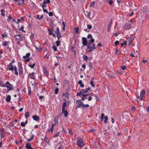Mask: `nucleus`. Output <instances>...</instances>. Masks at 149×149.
<instances>
[{"label": "nucleus", "mask_w": 149, "mask_h": 149, "mask_svg": "<svg viewBox=\"0 0 149 149\" xmlns=\"http://www.w3.org/2000/svg\"><path fill=\"white\" fill-rule=\"evenodd\" d=\"M33 119L36 121H38L40 120L39 117L37 116L33 115L32 116Z\"/></svg>", "instance_id": "4468645a"}, {"label": "nucleus", "mask_w": 149, "mask_h": 149, "mask_svg": "<svg viewBox=\"0 0 149 149\" xmlns=\"http://www.w3.org/2000/svg\"><path fill=\"white\" fill-rule=\"evenodd\" d=\"M21 35L20 34H17L15 35L14 37L16 38V40L17 41H22V40L21 38Z\"/></svg>", "instance_id": "0eeeda50"}, {"label": "nucleus", "mask_w": 149, "mask_h": 149, "mask_svg": "<svg viewBox=\"0 0 149 149\" xmlns=\"http://www.w3.org/2000/svg\"><path fill=\"white\" fill-rule=\"evenodd\" d=\"M56 46L58 47L59 46L60 41L59 40H57L56 42Z\"/></svg>", "instance_id": "de8ad7c7"}, {"label": "nucleus", "mask_w": 149, "mask_h": 149, "mask_svg": "<svg viewBox=\"0 0 149 149\" xmlns=\"http://www.w3.org/2000/svg\"><path fill=\"white\" fill-rule=\"evenodd\" d=\"M25 116L26 118H28L29 116V112H26L25 114Z\"/></svg>", "instance_id": "72a5a7b5"}, {"label": "nucleus", "mask_w": 149, "mask_h": 149, "mask_svg": "<svg viewBox=\"0 0 149 149\" xmlns=\"http://www.w3.org/2000/svg\"><path fill=\"white\" fill-rule=\"evenodd\" d=\"M111 24L112 22H111L107 26V31L108 32H109L110 31L111 26Z\"/></svg>", "instance_id": "c756f323"}, {"label": "nucleus", "mask_w": 149, "mask_h": 149, "mask_svg": "<svg viewBox=\"0 0 149 149\" xmlns=\"http://www.w3.org/2000/svg\"><path fill=\"white\" fill-rule=\"evenodd\" d=\"M30 54H31L30 53H28L26 54L25 56H23V58L24 59L28 58L30 56Z\"/></svg>", "instance_id": "412c9836"}, {"label": "nucleus", "mask_w": 149, "mask_h": 149, "mask_svg": "<svg viewBox=\"0 0 149 149\" xmlns=\"http://www.w3.org/2000/svg\"><path fill=\"white\" fill-rule=\"evenodd\" d=\"M94 96L95 97L97 100H99V99H98V97L97 95L96 94L94 95Z\"/></svg>", "instance_id": "774afa93"}, {"label": "nucleus", "mask_w": 149, "mask_h": 149, "mask_svg": "<svg viewBox=\"0 0 149 149\" xmlns=\"http://www.w3.org/2000/svg\"><path fill=\"white\" fill-rule=\"evenodd\" d=\"M35 74V72H33L31 73H30V74H29L28 75V76L30 77L31 75H34Z\"/></svg>", "instance_id": "5fc2aeb1"}, {"label": "nucleus", "mask_w": 149, "mask_h": 149, "mask_svg": "<svg viewBox=\"0 0 149 149\" xmlns=\"http://www.w3.org/2000/svg\"><path fill=\"white\" fill-rule=\"evenodd\" d=\"M8 88V91H7L8 93V92L9 91H10V90L13 89V86H12L10 87H9V88Z\"/></svg>", "instance_id": "c03bdc74"}, {"label": "nucleus", "mask_w": 149, "mask_h": 149, "mask_svg": "<svg viewBox=\"0 0 149 149\" xmlns=\"http://www.w3.org/2000/svg\"><path fill=\"white\" fill-rule=\"evenodd\" d=\"M119 41L118 40L114 42V44L116 45H118L119 44Z\"/></svg>", "instance_id": "e2e57ef3"}, {"label": "nucleus", "mask_w": 149, "mask_h": 149, "mask_svg": "<svg viewBox=\"0 0 149 149\" xmlns=\"http://www.w3.org/2000/svg\"><path fill=\"white\" fill-rule=\"evenodd\" d=\"M91 42H89L88 43H87V45H86L87 47V48L88 49H89V50L90 49V48L89 47H91Z\"/></svg>", "instance_id": "473e14b6"}, {"label": "nucleus", "mask_w": 149, "mask_h": 149, "mask_svg": "<svg viewBox=\"0 0 149 149\" xmlns=\"http://www.w3.org/2000/svg\"><path fill=\"white\" fill-rule=\"evenodd\" d=\"M36 64V63H34L33 64L29 65V67H30L31 68H33Z\"/></svg>", "instance_id": "f704fd0d"}, {"label": "nucleus", "mask_w": 149, "mask_h": 149, "mask_svg": "<svg viewBox=\"0 0 149 149\" xmlns=\"http://www.w3.org/2000/svg\"><path fill=\"white\" fill-rule=\"evenodd\" d=\"M78 84H79L81 88H83L84 86V84L82 83L81 80H80L78 82Z\"/></svg>", "instance_id": "dca6fc26"}, {"label": "nucleus", "mask_w": 149, "mask_h": 149, "mask_svg": "<svg viewBox=\"0 0 149 149\" xmlns=\"http://www.w3.org/2000/svg\"><path fill=\"white\" fill-rule=\"evenodd\" d=\"M0 86L3 87H5V86L3 84V82L1 81H0Z\"/></svg>", "instance_id": "37998d69"}, {"label": "nucleus", "mask_w": 149, "mask_h": 149, "mask_svg": "<svg viewBox=\"0 0 149 149\" xmlns=\"http://www.w3.org/2000/svg\"><path fill=\"white\" fill-rule=\"evenodd\" d=\"M90 84H91V85L92 87H95V85L94 84V82L93 81V80H91V81H90Z\"/></svg>", "instance_id": "58836bf2"}, {"label": "nucleus", "mask_w": 149, "mask_h": 149, "mask_svg": "<svg viewBox=\"0 0 149 149\" xmlns=\"http://www.w3.org/2000/svg\"><path fill=\"white\" fill-rule=\"evenodd\" d=\"M48 31L49 33V35H52L53 37H56V36L54 33H53V30L52 29L50 30V29H48Z\"/></svg>", "instance_id": "ddd939ff"}, {"label": "nucleus", "mask_w": 149, "mask_h": 149, "mask_svg": "<svg viewBox=\"0 0 149 149\" xmlns=\"http://www.w3.org/2000/svg\"><path fill=\"white\" fill-rule=\"evenodd\" d=\"M89 66L90 67L91 69L93 68V65L92 64V62H90L89 63Z\"/></svg>", "instance_id": "a19ab883"}, {"label": "nucleus", "mask_w": 149, "mask_h": 149, "mask_svg": "<svg viewBox=\"0 0 149 149\" xmlns=\"http://www.w3.org/2000/svg\"><path fill=\"white\" fill-rule=\"evenodd\" d=\"M116 54L118 55H120L121 54L120 51L118 50L117 49L116 50Z\"/></svg>", "instance_id": "e433bc0d"}, {"label": "nucleus", "mask_w": 149, "mask_h": 149, "mask_svg": "<svg viewBox=\"0 0 149 149\" xmlns=\"http://www.w3.org/2000/svg\"><path fill=\"white\" fill-rule=\"evenodd\" d=\"M95 44L93 43V44L92 47H89L90 48V49L88 51V52H90L92 51L94 49H97V47H95Z\"/></svg>", "instance_id": "1a4fd4ad"}, {"label": "nucleus", "mask_w": 149, "mask_h": 149, "mask_svg": "<svg viewBox=\"0 0 149 149\" xmlns=\"http://www.w3.org/2000/svg\"><path fill=\"white\" fill-rule=\"evenodd\" d=\"M131 109L132 111H134L136 110V108L135 107L133 106L132 107Z\"/></svg>", "instance_id": "3c124183"}, {"label": "nucleus", "mask_w": 149, "mask_h": 149, "mask_svg": "<svg viewBox=\"0 0 149 149\" xmlns=\"http://www.w3.org/2000/svg\"><path fill=\"white\" fill-rule=\"evenodd\" d=\"M67 106V104L66 102H65L63 103V104L62 107V110L65 109V107Z\"/></svg>", "instance_id": "393cba45"}, {"label": "nucleus", "mask_w": 149, "mask_h": 149, "mask_svg": "<svg viewBox=\"0 0 149 149\" xmlns=\"http://www.w3.org/2000/svg\"><path fill=\"white\" fill-rule=\"evenodd\" d=\"M15 71V74L16 75H17L18 74V73L17 71V67L16 66H14V70Z\"/></svg>", "instance_id": "5701e85b"}, {"label": "nucleus", "mask_w": 149, "mask_h": 149, "mask_svg": "<svg viewBox=\"0 0 149 149\" xmlns=\"http://www.w3.org/2000/svg\"><path fill=\"white\" fill-rule=\"evenodd\" d=\"M83 60L84 61H87L88 59V56L86 55H84L83 56Z\"/></svg>", "instance_id": "b1692460"}, {"label": "nucleus", "mask_w": 149, "mask_h": 149, "mask_svg": "<svg viewBox=\"0 0 149 149\" xmlns=\"http://www.w3.org/2000/svg\"><path fill=\"white\" fill-rule=\"evenodd\" d=\"M7 69L10 71H14V67H13V65L12 64V63H10L8 65Z\"/></svg>", "instance_id": "39448f33"}, {"label": "nucleus", "mask_w": 149, "mask_h": 149, "mask_svg": "<svg viewBox=\"0 0 149 149\" xmlns=\"http://www.w3.org/2000/svg\"><path fill=\"white\" fill-rule=\"evenodd\" d=\"M53 128H54L51 127V128L48 131L49 132H51V133H52L53 131Z\"/></svg>", "instance_id": "338daca9"}, {"label": "nucleus", "mask_w": 149, "mask_h": 149, "mask_svg": "<svg viewBox=\"0 0 149 149\" xmlns=\"http://www.w3.org/2000/svg\"><path fill=\"white\" fill-rule=\"evenodd\" d=\"M5 86L7 88H9L10 87L13 86L12 85H11L10 83L7 81L6 82V85H5Z\"/></svg>", "instance_id": "6ab92c4d"}, {"label": "nucleus", "mask_w": 149, "mask_h": 149, "mask_svg": "<svg viewBox=\"0 0 149 149\" xmlns=\"http://www.w3.org/2000/svg\"><path fill=\"white\" fill-rule=\"evenodd\" d=\"M10 125L11 127H13L14 126V127H16L15 126H14V124L13 122L10 123Z\"/></svg>", "instance_id": "680f3d73"}, {"label": "nucleus", "mask_w": 149, "mask_h": 149, "mask_svg": "<svg viewBox=\"0 0 149 149\" xmlns=\"http://www.w3.org/2000/svg\"><path fill=\"white\" fill-rule=\"evenodd\" d=\"M36 48L37 49H38L40 51L42 50V48L39 47H37L35 46Z\"/></svg>", "instance_id": "052dcab7"}, {"label": "nucleus", "mask_w": 149, "mask_h": 149, "mask_svg": "<svg viewBox=\"0 0 149 149\" xmlns=\"http://www.w3.org/2000/svg\"><path fill=\"white\" fill-rule=\"evenodd\" d=\"M86 15L88 17H90L91 15V12L89 11H86Z\"/></svg>", "instance_id": "7c9ffc66"}, {"label": "nucleus", "mask_w": 149, "mask_h": 149, "mask_svg": "<svg viewBox=\"0 0 149 149\" xmlns=\"http://www.w3.org/2000/svg\"><path fill=\"white\" fill-rule=\"evenodd\" d=\"M34 139V135L32 134L30 139H27V141H30Z\"/></svg>", "instance_id": "2f4dec72"}, {"label": "nucleus", "mask_w": 149, "mask_h": 149, "mask_svg": "<svg viewBox=\"0 0 149 149\" xmlns=\"http://www.w3.org/2000/svg\"><path fill=\"white\" fill-rule=\"evenodd\" d=\"M11 99V96L10 95H8L6 99V101L7 102L10 101Z\"/></svg>", "instance_id": "bb28decb"}, {"label": "nucleus", "mask_w": 149, "mask_h": 149, "mask_svg": "<svg viewBox=\"0 0 149 149\" xmlns=\"http://www.w3.org/2000/svg\"><path fill=\"white\" fill-rule=\"evenodd\" d=\"M49 15L50 17H52L53 15V13L52 12H48Z\"/></svg>", "instance_id": "8fccbe9b"}, {"label": "nucleus", "mask_w": 149, "mask_h": 149, "mask_svg": "<svg viewBox=\"0 0 149 149\" xmlns=\"http://www.w3.org/2000/svg\"><path fill=\"white\" fill-rule=\"evenodd\" d=\"M87 28L89 29H91L92 28V26L91 25L88 24L87 25Z\"/></svg>", "instance_id": "09e8293b"}, {"label": "nucleus", "mask_w": 149, "mask_h": 149, "mask_svg": "<svg viewBox=\"0 0 149 149\" xmlns=\"http://www.w3.org/2000/svg\"><path fill=\"white\" fill-rule=\"evenodd\" d=\"M52 47L54 49V52H56L57 51V48L56 46L53 45Z\"/></svg>", "instance_id": "a18cd8bd"}, {"label": "nucleus", "mask_w": 149, "mask_h": 149, "mask_svg": "<svg viewBox=\"0 0 149 149\" xmlns=\"http://www.w3.org/2000/svg\"><path fill=\"white\" fill-rule=\"evenodd\" d=\"M87 38L88 39L91 38L90 42H92V43H93L95 41L94 39L93 38V37L91 34H88L87 36Z\"/></svg>", "instance_id": "9d476101"}, {"label": "nucleus", "mask_w": 149, "mask_h": 149, "mask_svg": "<svg viewBox=\"0 0 149 149\" xmlns=\"http://www.w3.org/2000/svg\"><path fill=\"white\" fill-rule=\"evenodd\" d=\"M108 2H109V3L110 5H112V4L113 3V1H112V0H109V1H108Z\"/></svg>", "instance_id": "4d7b16f0"}, {"label": "nucleus", "mask_w": 149, "mask_h": 149, "mask_svg": "<svg viewBox=\"0 0 149 149\" xmlns=\"http://www.w3.org/2000/svg\"><path fill=\"white\" fill-rule=\"evenodd\" d=\"M28 95H31V88L30 87H28Z\"/></svg>", "instance_id": "cd10ccee"}, {"label": "nucleus", "mask_w": 149, "mask_h": 149, "mask_svg": "<svg viewBox=\"0 0 149 149\" xmlns=\"http://www.w3.org/2000/svg\"><path fill=\"white\" fill-rule=\"evenodd\" d=\"M126 68V67L125 65H123L121 67V68L123 70H124Z\"/></svg>", "instance_id": "603ef678"}, {"label": "nucleus", "mask_w": 149, "mask_h": 149, "mask_svg": "<svg viewBox=\"0 0 149 149\" xmlns=\"http://www.w3.org/2000/svg\"><path fill=\"white\" fill-rule=\"evenodd\" d=\"M62 113L64 114L65 117H67L68 116V113L67 110L65 109L62 110Z\"/></svg>", "instance_id": "f8f14e48"}, {"label": "nucleus", "mask_w": 149, "mask_h": 149, "mask_svg": "<svg viewBox=\"0 0 149 149\" xmlns=\"http://www.w3.org/2000/svg\"><path fill=\"white\" fill-rule=\"evenodd\" d=\"M44 74L45 76L47 77H48L49 76V72L47 71V69L45 67H43V68Z\"/></svg>", "instance_id": "423d86ee"}, {"label": "nucleus", "mask_w": 149, "mask_h": 149, "mask_svg": "<svg viewBox=\"0 0 149 149\" xmlns=\"http://www.w3.org/2000/svg\"><path fill=\"white\" fill-rule=\"evenodd\" d=\"M58 88H56L55 90V93L56 94H57L58 92Z\"/></svg>", "instance_id": "49530a36"}, {"label": "nucleus", "mask_w": 149, "mask_h": 149, "mask_svg": "<svg viewBox=\"0 0 149 149\" xmlns=\"http://www.w3.org/2000/svg\"><path fill=\"white\" fill-rule=\"evenodd\" d=\"M24 0H19L18 5L19 6H21L22 4L24 3Z\"/></svg>", "instance_id": "4be33fe9"}, {"label": "nucleus", "mask_w": 149, "mask_h": 149, "mask_svg": "<svg viewBox=\"0 0 149 149\" xmlns=\"http://www.w3.org/2000/svg\"><path fill=\"white\" fill-rule=\"evenodd\" d=\"M89 107V106L88 104H83V108L84 109L85 108V107Z\"/></svg>", "instance_id": "ea45409f"}, {"label": "nucleus", "mask_w": 149, "mask_h": 149, "mask_svg": "<svg viewBox=\"0 0 149 149\" xmlns=\"http://www.w3.org/2000/svg\"><path fill=\"white\" fill-rule=\"evenodd\" d=\"M77 144L78 146L80 147H83L84 145L83 139L80 136L78 137L77 139Z\"/></svg>", "instance_id": "f257e3e1"}, {"label": "nucleus", "mask_w": 149, "mask_h": 149, "mask_svg": "<svg viewBox=\"0 0 149 149\" xmlns=\"http://www.w3.org/2000/svg\"><path fill=\"white\" fill-rule=\"evenodd\" d=\"M81 95H82L83 96V97L81 98L80 100L83 101L85 99L87 98V97L86 96V94H82Z\"/></svg>", "instance_id": "f3484780"}, {"label": "nucleus", "mask_w": 149, "mask_h": 149, "mask_svg": "<svg viewBox=\"0 0 149 149\" xmlns=\"http://www.w3.org/2000/svg\"><path fill=\"white\" fill-rule=\"evenodd\" d=\"M126 29H129L131 28L132 26L131 24H127L125 25Z\"/></svg>", "instance_id": "a211bd4d"}, {"label": "nucleus", "mask_w": 149, "mask_h": 149, "mask_svg": "<svg viewBox=\"0 0 149 149\" xmlns=\"http://www.w3.org/2000/svg\"><path fill=\"white\" fill-rule=\"evenodd\" d=\"M95 4V3L94 2H91L90 3V7H93Z\"/></svg>", "instance_id": "79ce46f5"}, {"label": "nucleus", "mask_w": 149, "mask_h": 149, "mask_svg": "<svg viewBox=\"0 0 149 149\" xmlns=\"http://www.w3.org/2000/svg\"><path fill=\"white\" fill-rule=\"evenodd\" d=\"M105 114L104 113H103L102 114L100 117V119L102 121H103L104 119V116Z\"/></svg>", "instance_id": "4c0bfd02"}, {"label": "nucleus", "mask_w": 149, "mask_h": 149, "mask_svg": "<svg viewBox=\"0 0 149 149\" xmlns=\"http://www.w3.org/2000/svg\"><path fill=\"white\" fill-rule=\"evenodd\" d=\"M7 42L6 41H5L3 43V45L4 46H6L7 45Z\"/></svg>", "instance_id": "0e129e2a"}, {"label": "nucleus", "mask_w": 149, "mask_h": 149, "mask_svg": "<svg viewBox=\"0 0 149 149\" xmlns=\"http://www.w3.org/2000/svg\"><path fill=\"white\" fill-rule=\"evenodd\" d=\"M79 28H75V32L77 33H78Z\"/></svg>", "instance_id": "bf43d9fd"}, {"label": "nucleus", "mask_w": 149, "mask_h": 149, "mask_svg": "<svg viewBox=\"0 0 149 149\" xmlns=\"http://www.w3.org/2000/svg\"><path fill=\"white\" fill-rule=\"evenodd\" d=\"M108 119V117L107 116H104V123H106L107 122Z\"/></svg>", "instance_id": "c9c22d12"}, {"label": "nucleus", "mask_w": 149, "mask_h": 149, "mask_svg": "<svg viewBox=\"0 0 149 149\" xmlns=\"http://www.w3.org/2000/svg\"><path fill=\"white\" fill-rule=\"evenodd\" d=\"M26 147L27 149H33L31 147V146L29 143H27L26 144Z\"/></svg>", "instance_id": "2eb2a0df"}, {"label": "nucleus", "mask_w": 149, "mask_h": 149, "mask_svg": "<svg viewBox=\"0 0 149 149\" xmlns=\"http://www.w3.org/2000/svg\"><path fill=\"white\" fill-rule=\"evenodd\" d=\"M55 33L56 34V36L58 35H61V33L60 31V30L59 28L57 27L56 28V30L54 31Z\"/></svg>", "instance_id": "9b49d317"}, {"label": "nucleus", "mask_w": 149, "mask_h": 149, "mask_svg": "<svg viewBox=\"0 0 149 149\" xmlns=\"http://www.w3.org/2000/svg\"><path fill=\"white\" fill-rule=\"evenodd\" d=\"M18 71L19 75H21L23 73V68L21 64L20 63L18 66Z\"/></svg>", "instance_id": "20e7f679"}, {"label": "nucleus", "mask_w": 149, "mask_h": 149, "mask_svg": "<svg viewBox=\"0 0 149 149\" xmlns=\"http://www.w3.org/2000/svg\"><path fill=\"white\" fill-rule=\"evenodd\" d=\"M83 102H82L80 101V103L77 106L76 109H77L78 108H80L81 107H83Z\"/></svg>", "instance_id": "aec40b11"}, {"label": "nucleus", "mask_w": 149, "mask_h": 149, "mask_svg": "<svg viewBox=\"0 0 149 149\" xmlns=\"http://www.w3.org/2000/svg\"><path fill=\"white\" fill-rule=\"evenodd\" d=\"M90 90V88L88 87L86 88L85 89H82L79 92H78L77 93V96H81L82 94H84V93H87Z\"/></svg>", "instance_id": "f03ea898"}, {"label": "nucleus", "mask_w": 149, "mask_h": 149, "mask_svg": "<svg viewBox=\"0 0 149 149\" xmlns=\"http://www.w3.org/2000/svg\"><path fill=\"white\" fill-rule=\"evenodd\" d=\"M54 121V124L56 125L58 123V119L56 118H55Z\"/></svg>", "instance_id": "c85d7f7f"}, {"label": "nucleus", "mask_w": 149, "mask_h": 149, "mask_svg": "<svg viewBox=\"0 0 149 149\" xmlns=\"http://www.w3.org/2000/svg\"><path fill=\"white\" fill-rule=\"evenodd\" d=\"M21 125L22 127H24L25 125V124L24 123V122H22L21 123Z\"/></svg>", "instance_id": "6e6d98bb"}, {"label": "nucleus", "mask_w": 149, "mask_h": 149, "mask_svg": "<svg viewBox=\"0 0 149 149\" xmlns=\"http://www.w3.org/2000/svg\"><path fill=\"white\" fill-rule=\"evenodd\" d=\"M12 17L10 15H9V16L8 17V18L7 19V21H8L10 19H12Z\"/></svg>", "instance_id": "864d4df0"}, {"label": "nucleus", "mask_w": 149, "mask_h": 149, "mask_svg": "<svg viewBox=\"0 0 149 149\" xmlns=\"http://www.w3.org/2000/svg\"><path fill=\"white\" fill-rule=\"evenodd\" d=\"M82 43L83 46H86L88 42L86 40V38L85 37L82 38Z\"/></svg>", "instance_id": "6e6552de"}, {"label": "nucleus", "mask_w": 149, "mask_h": 149, "mask_svg": "<svg viewBox=\"0 0 149 149\" xmlns=\"http://www.w3.org/2000/svg\"><path fill=\"white\" fill-rule=\"evenodd\" d=\"M146 94L145 91L143 89L140 92V96H138L137 98H139L141 100H143V97L145 96Z\"/></svg>", "instance_id": "7ed1b4c3"}, {"label": "nucleus", "mask_w": 149, "mask_h": 149, "mask_svg": "<svg viewBox=\"0 0 149 149\" xmlns=\"http://www.w3.org/2000/svg\"><path fill=\"white\" fill-rule=\"evenodd\" d=\"M61 35H57V37L58 40L59 41V39L61 38Z\"/></svg>", "instance_id": "13d9d810"}, {"label": "nucleus", "mask_w": 149, "mask_h": 149, "mask_svg": "<svg viewBox=\"0 0 149 149\" xmlns=\"http://www.w3.org/2000/svg\"><path fill=\"white\" fill-rule=\"evenodd\" d=\"M63 95H64L65 97H68L69 96V94L68 93H66L65 94H63Z\"/></svg>", "instance_id": "69168bd1"}, {"label": "nucleus", "mask_w": 149, "mask_h": 149, "mask_svg": "<svg viewBox=\"0 0 149 149\" xmlns=\"http://www.w3.org/2000/svg\"><path fill=\"white\" fill-rule=\"evenodd\" d=\"M24 26L23 25L20 28H18V29L19 30H20L24 33L26 32V31L24 30Z\"/></svg>", "instance_id": "a878e982"}]
</instances>
